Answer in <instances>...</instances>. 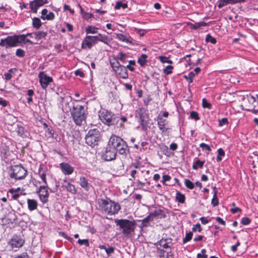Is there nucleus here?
I'll return each instance as SVG.
<instances>
[{"mask_svg": "<svg viewBox=\"0 0 258 258\" xmlns=\"http://www.w3.org/2000/svg\"><path fill=\"white\" fill-rule=\"evenodd\" d=\"M98 204L99 209L109 215L117 214L121 209L119 203L115 202L109 198L99 199Z\"/></svg>", "mask_w": 258, "mask_h": 258, "instance_id": "1", "label": "nucleus"}, {"mask_svg": "<svg viewBox=\"0 0 258 258\" xmlns=\"http://www.w3.org/2000/svg\"><path fill=\"white\" fill-rule=\"evenodd\" d=\"M115 223L117 226H119L122 230V232L124 236H128L134 232L136 228V222L135 220L130 221L128 219H116Z\"/></svg>", "mask_w": 258, "mask_h": 258, "instance_id": "2", "label": "nucleus"}, {"mask_svg": "<svg viewBox=\"0 0 258 258\" xmlns=\"http://www.w3.org/2000/svg\"><path fill=\"white\" fill-rule=\"evenodd\" d=\"M84 107L81 105H74L71 110V115L75 123L81 125L86 118Z\"/></svg>", "mask_w": 258, "mask_h": 258, "instance_id": "3", "label": "nucleus"}, {"mask_svg": "<svg viewBox=\"0 0 258 258\" xmlns=\"http://www.w3.org/2000/svg\"><path fill=\"white\" fill-rule=\"evenodd\" d=\"M147 110L144 108H139L136 110L135 117L139 119V122L142 126V129L144 132H147L149 126V117L147 113Z\"/></svg>", "mask_w": 258, "mask_h": 258, "instance_id": "4", "label": "nucleus"}, {"mask_svg": "<svg viewBox=\"0 0 258 258\" xmlns=\"http://www.w3.org/2000/svg\"><path fill=\"white\" fill-rule=\"evenodd\" d=\"M99 117L100 120L108 126H111L117 124L119 118L111 112L103 110L99 112Z\"/></svg>", "mask_w": 258, "mask_h": 258, "instance_id": "5", "label": "nucleus"}, {"mask_svg": "<svg viewBox=\"0 0 258 258\" xmlns=\"http://www.w3.org/2000/svg\"><path fill=\"white\" fill-rule=\"evenodd\" d=\"M101 139V135L100 131L98 129L95 128L89 131L86 135L85 142L88 145L94 147L98 145Z\"/></svg>", "mask_w": 258, "mask_h": 258, "instance_id": "6", "label": "nucleus"}, {"mask_svg": "<svg viewBox=\"0 0 258 258\" xmlns=\"http://www.w3.org/2000/svg\"><path fill=\"white\" fill-rule=\"evenodd\" d=\"M27 174V171L21 165H16L11 166L10 176L16 180L24 179Z\"/></svg>", "mask_w": 258, "mask_h": 258, "instance_id": "7", "label": "nucleus"}, {"mask_svg": "<svg viewBox=\"0 0 258 258\" xmlns=\"http://www.w3.org/2000/svg\"><path fill=\"white\" fill-rule=\"evenodd\" d=\"M245 110L254 113L258 112V94L247 95L245 102Z\"/></svg>", "mask_w": 258, "mask_h": 258, "instance_id": "8", "label": "nucleus"}, {"mask_svg": "<svg viewBox=\"0 0 258 258\" xmlns=\"http://www.w3.org/2000/svg\"><path fill=\"white\" fill-rule=\"evenodd\" d=\"M20 41L18 40V37L16 35L8 36L7 38L1 40L0 46H6L7 48L14 47L17 46Z\"/></svg>", "mask_w": 258, "mask_h": 258, "instance_id": "9", "label": "nucleus"}, {"mask_svg": "<svg viewBox=\"0 0 258 258\" xmlns=\"http://www.w3.org/2000/svg\"><path fill=\"white\" fill-rule=\"evenodd\" d=\"M124 141L120 137L112 135L109 140L108 146H110L114 151L119 146H121Z\"/></svg>", "mask_w": 258, "mask_h": 258, "instance_id": "10", "label": "nucleus"}, {"mask_svg": "<svg viewBox=\"0 0 258 258\" xmlns=\"http://www.w3.org/2000/svg\"><path fill=\"white\" fill-rule=\"evenodd\" d=\"M116 152L110 146L106 147L105 152L102 154V159L107 161H110L115 159Z\"/></svg>", "mask_w": 258, "mask_h": 258, "instance_id": "11", "label": "nucleus"}, {"mask_svg": "<svg viewBox=\"0 0 258 258\" xmlns=\"http://www.w3.org/2000/svg\"><path fill=\"white\" fill-rule=\"evenodd\" d=\"M97 43L96 37L95 36H87L82 42V48L88 47L89 49H90L93 45Z\"/></svg>", "mask_w": 258, "mask_h": 258, "instance_id": "12", "label": "nucleus"}, {"mask_svg": "<svg viewBox=\"0 0 258 258\" xmlns=\"http://www.w3.org/2000/svg\"><path fill=\"white\" fill-rule=\"evenodd\" d=\"M47 187V185L40 186L38 191H37V193H39L40 200L43 203H45L48 201L49 193L46 189Z\"/></svg>", "mask_w": 258, "mask_h": 258, "instance_id": "13", "label": "nucleus"}, {"mask_svg": "<svg viewBox=\"0 0 258 258\" xmlns=\"http://www.w3.org/2000/svg\"><path fill=\"white\" fill-rule=\"evenodd\" d=\"M39 81L43 89H45L48 84L52 82V78L47 76L44 72H40L39 74Z\"/></svg>", "mask_w": 258, "mask_h": 258, "instance_id": "14", "label": "nucleus"}, {"mask_svg": "<svg viewBox=\"0 0 258 258\" xmlns=\"http://www.w3.org/2000/svg\"><path fill=\"white\" fill-rule=\"evenodd\" d=\"M115 151L123 157H126L130 152L129 147L125 141L122 142L121 146L118 147Z\"/></svg>", "mask_w": 258, "mask_h": 258, "instance_id": "15", "label": "nucleus"}, {"mask_svg": "<svg viewBox=\"0 0 258 258\" xmlns=\"http://www.w3.org/2000/svg\"><path fill=\"white\" fill-rule=\"evenodd\" d=\"M78 183L86 191H88L92 187V185L89 183L88 179L84 176L80 177Z\"/></svg>", "mask_w": 258, "mask_h": 258, "instance_id": "16", "label": "nucleus"}, {"mask_svg": "<svg viewBox=\"0 0 258 258\" xmlns=\"http://www.w3.org/2000/svg\"><path fill=\"white\" fill-rule=\"evenodd\" d=\"M60 168L65 175H70L74 171V167L68 163L62 162L59 164Z\"/></svg>", "mask_w": 258, "mask_h": 258, "instance_id": "17", "label": "nucleus"}, {"mask_svg": "<svg viewBox=\"0 0 258 258\" xmlns=\"http://www.w3.org/2000/svg\"><path fill=\"white\" fill-rule=\"evenodd\" d=\"M148 216L152 221L155 218H158L160 219L162 218H165L166 214L163 210L161 209H157L155 210L153 212H150L148 215Z\"/></svg>", "mask_w": 258, "mask_h": 258, "instance_id": "18", "label": "nucleus"}, {"mask_svg": "<svg viewBox=\"0 0 258 258\" xmlns=\"http://www.w3.org/2000/svg\"><path fill=\"white\" fill-rule=\"evenodd\" d=\"M25 242V241L24 239H23L20 237L16 236H14L11 240V244L12 246L16 248H19L22 247L24 243Z\"/></svg>", "mask_w": 258, "mask_h": 258, "instance_id": "19", "label": "nucleus"}, {"mask_svg": "<svg viewBox=\"0 0 258 258\" xmlns=\"http://www.w3.org/2000/svg\"><path fill=\"white\" fill-rule=\"evenodd\" d=\"M157 120L158 122L157 124L160 130L162 131V132L165 131V126L167 123L168 121L166 120V119L162 117L161 114H159Z\"/></svg>", "mask_w": 258, "mask_h": 258, "instance_id": "20", "label": "nucleus"}, {"mask_svg": "<svg viewBox=\"0 0 258 258\" xmlns=\"http://www.w3.org/2000/svg\"><path fill=\"white\" fill-rule=\"evenodd\" d=\"M121 78L127 79L128 78V75L126 68L125 67L121 66L119 69V71H115Z\"/></svg>", "mask_w": 258, "mask_h": 258, "instance_id": "21", "label": "nucleus"}, {"mask_svg": "<svg viewBox=\"0 0 258 258\" xmlns=\"http://www.w3.org/2000/svg\"><path fill=\"white\" fill-rule=\"evenodd\" d=\"M28 208L30 211H34L37 208L38 203L34 199L27 200Z\"/></svg>", "mask_w": 258, "mask_h": 258, "instance_id": "22", "label": "nucleus"}, {"mask_svg": "<svg viewBox=\"0 0 258 258\" xmlns=\"http://www.w3.org/2000/svg\"><path fill=\"white\" fill-rule=\"evenodd\" d=\"M110 64L114 71H119V68L122 66L118 62V59L116 58L112 59L110 60Z\"/></svg>", "mask_w": 258, "mask_h": 258, "instance_id": "23", "label": "nucleus"}, {"mask_svg": "<svg viewBox=\"0 0 258 258\" xmlns=\"http://www.w3.org/2000/svg\"><path fill=\"white\" fill-rule=\"evenodd\" d=\"M171 240L170 239H162L158 241V243L164 248H167L170 247V244L171 243Z\"/></svg>", "mask_w": 258, "mask_h": 258, "instance_id": "24", "label": "nucleus"}, {"mask_svg": "<svg viewBox=\"0 0 258 258\" xmlns=\"http://www.w3.org/2000/svg\"><path fill=\"white\" fill-rule=\"evenodd\" d=\"M47 33L42 31H38L35 32L34 38L37 40H39L42 38H45L47 36Z\"/></svg>", "mask_w": 258, "mask_h": 258, "instance_id": "25", "label": "nucleus"}, {"mask_svg": "<svg viewBox=\"0 0 258 258\" xmlns=\"http://www.w3.org/2000/svg\"><path fill=\"white\" fill-rule=\"evenodd\" d=\"M32 26L36 29H39L42 25L40 19L37 17H34L32 19Z\"/></svg>", "mask_w": 258, "mask_h": 258, "instance_id": "26", "label": "nucleus"}, {"mask_svg": "<svg viewBox=\"0 0 258 258\" xmlns=\"http://www.w3.org/2000/svg\"><path fill=\"white\" fill-rule=\"evenodd\" d=\"M116 38L122 42H125L128 43H132L130 38H127L126 35H125L121 33L116 34Z\"/></svg>", "mask_w": 258, "mask_h": 258, "instance_id": "27", "label": "nucleus"}, {"mask_svg": "<svg viewBox=\"0 0 258 258\" xmlns=\"http://www.w3.org/2000/svg\"><path fill=\"white\" fill-rule=\"evenodd\" d=\"M185 196L180 192L177 191L176 194L175 199L179 203L183 204L185 202Z\"/></svg>", "mask_w": 258, "mask_h": 258, "instance_id": "28", "label": "nucleus"}, {"mask_svg": "<svg viewBox=\"0 0 258 258\" xmlns=\"http://www.w3.org/2000/svg\"><path fill=\"white\" fill-rule=\"evenodd\" d=\"M204 163L205 161H202L198 159L194 162L192 168L194 170H197L199 167L201 168L203 167Z\"/></svg>", "mask_w": 258, "mask_h": 258, "instance_id": "29", "label": "nucleus"}, {"mask_svg": "<svg viewBox=\"0 0 258 258\" xmlns=\"http://www.w3.org/2000/svg\"><path fill=\"white\" fill-rule=\"evenodd\" d=\"M141 221V223L139 225V227L141 228H143L145 227H147L148 226V223L149 222L152 221L148 216L144 218L143 220H140Z\"/></svg>", "mask_w": 258, "mask_h": 258, "instance_id": "30", "label": "nucleus"}, {"mask_svg": "<svg viewBox=\"0 0 258 258\" xmlns=\"http://www.w3.org/2000/svg\"><path fill=\"white\" fill-rule=\"evenodd\" d=\"M65 187L68 191L70 192L73 194L77 193V189H76L75 185L69 182Z\"/></svg>", "mask_w": 258, "mask_h": 258, "instance_id": "31", "label": "nucleus"}, {"mask_svg": "<svg viewBox=\"0 0 258 258\" xmlns=\"http://www.w3.org/2000/svg\"><path fill=\"white\" fill-rule=\"evenodd\" d=\"M126 54L123 53L122 52L118 53V54L116 56L117 59H118V60H120L123 63L126 62Z\"/></svg>", "mask_w": 258, "mask_h": 258, "instance_id": "32", "label": "nucleus"}, {"mask_svg": "<svg viewBox=\"0 0 258 258\" xmlns=\"http://www.w3.org/2000/svg\"><path fill=\"white\" fill-rule=\"evenodd\" d=\"M147 55L142 54L138 60V62L142 66H144L147 62Z\"/></svg>", "mask_w": 258, "mask_h": 258, "instance_id": "33", "label": "nucleus"}, {"mask_svg": "<svg viewBox=\"0 0 258 258\" xmlns=\"http://www.w3.org/2000/svg\"><path fill=\"white\" fill-rule=\"evenodd\" d=\"M98 29L92 26H88L86 28V32L87 34H95L97 32Z\"/></svg>", "mask_w": 258, "mask_h": 258, "instance_id": "34", "label": "nucleus"}, {"mask_svg": "<svg viewBox=\"0 0 258 258\" xmlns=\"http://www.w3.org/2000/svg\"><path fill=\"white\" fill-rule=\"evenodd\" d=\"M30 9L31 11L34 13H36L37 12V10L39 8L38 5L36 4V3L33 1L30 2Z\"/></svg>", "mask_w": 258, "mask_h": 258, "instance_id": "35", "label": "nucleus"}, {"mask_svg": "<svg viewBox=\"0 0 258 258\" xmlns=\"http://www.w3.org/2000/svg\"><path fill=\"white\" fill-rule=\"evenodd\" d=\"M218 204H219V202H218V198L217 197V191L216 190V187H214V195L213 198L212 200V205L214 207H216L218 205Z\"/></svg>", "mask_w": 258, "mask_h": 258, "instance_id": "36", "label": "nucleus"}, {"mask_svg": "<svg viewBox=\"0 0 258 258\" xmlns=\"http://www.w3.org/2000/svg\"><path fill=\"white\" fill-rule=\"evenodd\" d=\"M95 36L96 37L97 42H98V41H100L104 43H107V36H106L105 35H103L101 34H99L98 35Z\"/></svg>", "mask_w": 258, "mask_h": 258, "instance_id": "37", "label": "nucleus"}, {"mask_svg": "<svg viewBox=\"0 0 258 258\" xmlns=\"http://www.w3.org/2000/svg\"><path fill=\"white\" fill-rule=\"evenodd\" d=\"M38 174L40 177L44 182V185H47L46 178V173L44 171H41L39 169Z\"/></svg>", "mask_w": 258, "mask_h": 258, "instance_id": "38", "label": "nucleus"}, {"mask_svg": "<svg viewBox=\"0 0 258 258\" xmlns=\"http://www.w3.org/2000/svg\"><path fill=\"white\" fill-rule=\"evenodd\" d=\"M122 8L123 9L126 8L127 7V5L126 3L122 4L121 1H117L116 2V5L115 6V10L120 9V8Z\"/></svg>", "mask_w": 258, "mask_h": 258, "instance_id": "39", "label": "nucleus"}, {"mask_svg": "<svg viewBox=\"0 0 258 258\" xmlns=\"http://www.w3.org/2000/svg\"><path fill=\"white\" fill-rule=\"evenodd\" d=\"M225 155V152L222 148H219L218 150V155L217 156L216 159L218 162H220L221 161L222 156H224Z\"/></svg>", "mask_w": 258, "mask_h": 258, "instance_id": "40", "label": "nucleus"}, {"mask_svg": "<svg viewBox=\"0 0 258 258\" xmlns=\"http://www.w3.org/2000/svg\"><path fill=\"white\" fill-rule=\"evenodd\" d=\"M205 41L206 42H211L212 44H215L217 42L216 39L210 34L207 35Z\"/></svg>", "mask_w": 258, "mask_h": 258, "instance_id": "41", "label": "nucleus"}, {"mask_svg": "<svg viewBox=\"0 0 258 258\" xmlns=\"http://www.w3.org/2000/svg\"><path fill=\"white\" fill-rule=\"evenodd\" d=\"M192 235L193 234L192 232L187 233L185 235V237L183 239V243H185L190 241L192 239Z\"/></svg>", "mask_w": 258, "mask_h": 258, "instance_id": "42", "label": "nucleus"}, {"mask_svg": "<svg viewBox=\"0 0 258 258\" xmlns=\"http://www.w3.org/2000/svg\"><path fill=\"white\" fill-rule=\"evenodd\" d=\"M195 76V74L194 72H191L189 73L188 75L184 76V78L186 79L187 81L189 82V83L192 82L193 78Z\"/></svg>", "mask_w": 258, "mask_h": 258, "instance_id": "43", "label": "nucleus"}, {"mask_svg": "<svg viewBox=\"0 0 258 258\" xmlns=\"http://www.w3.org/2000/svg\"><path fill=\"white\" fill-rule=\"evenodd\" d=\"M18 37V39H20L21 41H26V42H28L30 43L31 44H33V43L32 41H31L30 40L28 39H25L26 37H28V36H26V35H20L19 36H17Z\"/></svg>", "mask_w": 258, "mask_h": 258, "instance_id": "44", "label": "nucleus"}, {"mask_svg": "<svg viewBox=\"0 0 258 258\" xmlns=\"http://www.w3.org/2000/svg\"><path fill=\"white\" fill-rule=\"evenodd\" d=\"M185 185L189 189H192L194 188V184L189 179L184 180Z\"/></svg>", "mask_w": 258, "mask_h": 258, "instance_id": "45", "label": "nucleus"}, {"mask_svg": "<svg viewBox=\"0 0 258 258\" xmlns=\"http://www.w3.org/2000/svg\"><path fill=\"white\" fill-rule=\"evenodd\" d=\"M47 133L49 135V137H51L52 138H56L57 136V134H55L54 131L50 127H48L47 130Z\"/></svg>", "mask_w": 258, "mask_h": 258, "instance_id": "46", "label": "nucleus"}, {"mask_svg": "<svg viewBox=\"0 0 258 258\" xmlns=\"http://www.w3.org/2000/svg\"><path fill=\"white\" fill-rule=\"evenodd\" d=\"M159 59L162 63H168L170 64L172 63V61L171 60L168 59V58L165 56H159Z\"/></svg>", "mask_w": 258, "mask_h": 258, "instance_id": "47", "label": "nucleus"}, {"mask_svg": "<svg viewBox=\"0 0 258 258\" xmlns=\"http://www.w3.org/2000/svg\"><path fill=\"white\" fill-rule=\"evenodd\" d=\"M202 106L204 108L208 109H211L212 107L211 104L209 103L206 98H203L202 100Z\"/></svg>", "mask_w": 258, "mask_h": 258, "instance_id": "48", "label": "nucleus"}, {"mask_svg": "<svg viewBox=\"0 0 258 258\" xmlns=\"http://www.w3.org/2000/svg\"><path fill=\"white\" fill-rule=\"evenodd\" d=\"M190 117L195 119V120H198L200 119L199 114L197 112L192 111L190 113Z\"/></svg>", "mask_w": 258, "mask_h": 258, "instance_id": "49", "label": "nucleus"}, {"mask_svg": "<svg viewBox=\"0 0 258 258\" xmlns=\"http://www.w3.org/2000/svg\"><path fill=\"white\" fill-rule=\"evenodd\" d=\"M228 4V0H219L218 7L221 8Z\"/></svg>", "mask_w": 258, "mask_h": 258, "instance_id": "50", "label": "nucleus"}, {"mask_svg": "<svg viewBox=\"0 0 258 258\" xmlns=\"http://www.w3.org/2000/svg\"><path fill=\"white\" fill-rule=\"evenodd\" d=\"M34 1L39 7L48 3V0H34Z\"/></svg>", "mask_w": 258, "mask_h": 258, "instance_id": "51", "label": "nucleus"}, {"mask_svg": "<svg viewBox=\"0 0 258 258\" xmlns=\"http://www.w3.org/2000/svg\"><path fill=\"white\" fill-rule=\"evenodd\" d=\"M251 222V220L248 217H243L241 220V223L244 225H248Z\"/></svg>", "mask_w": 258, "mask_h": 258, "instance_id": "52", "label": "nucleus"}, {"mask_svg": "<svg viewBox=\"0 0 258 258\" xmlns=\"http://www.w3.org/2000/svg\"><path fill=\"white\" fill-rule=\"evenodd\" d=\"M16 54L17 56L23 57L25 56V51L20 48L17 49Z\"/></svg>", "mask_w": 258, "mask_h": 258, "instance_id": "53", "label": "nucleus"}, {"mask_svg": "<svg viewBox=\"0 0 258 258\" xmlns=\"http://www.w3.org/2000/svg\"><path fill=\"white\" fill-rule=\"evenodd\" d=\"M172 69L173 67L172 66H168L163 70V72L167 75H169L172 73Z\"/></svg>", "mask_w": 258, "mask_h": 258, "instance_id": "54", "label": "nucleus"}, {"mask_svg": "<svg viewBox=\"0 0 258 258\" xmlns=\"http://www.w3.org/2000/svg\"><path fill=\"white\" fill-rule=\"evenodd\" d=\"M192 230L193 232H196L198 230L199 232H201L202 230L201 225L200 223H197L196 225H194L192 228Z\"/></svg>", "mask_w": 258, "mask_h": 258, "instance_id": "55", "label": "nucleus"}, {"mask_svg": "<svg viewBox=\"0 0 258 258\" xmlns=\"http://www.w3.org/2000/svg\"><path fill=\"white\" fill-rule=\"evenodd\" d=\"M78 242L80 245H85L86 246H89V243L88 239H79L78 241Z\"/></svg>", "mask_w": 258, "mask_h": 258, "instance_id": "56", "label": "nucleus"}, {"mask_svg": "<svg viewBox=\"0 0 258 258\" xmlns=\"http://www.w3.org/2000/svg\"><path fill=\"white\" fill-rule=\"evenodd\" d=\"M228 123V119L226 118H223L219 120V125L222 126Z\"/></svg>", "mask_w": 258, "mask_h": 258, "instance_id": "57", "label": "nucleus"}, {"mask_svg": "<svg viewBox=\"0 0 258 258\" xmlns=\"http://www.w3.org/2000/svg\"><path fill=\"white\" fill-rule=\"evenodd\" d=\"M54 18V14L53 12H50L45 17V20H52Z\"/></svg>", "mask_w": 258, "mask_h": 258, "instance_id": "58", "label": "nucleus"}, {"mask_svg": "<svg viewBox=\"0 0 258 258\" xmlns=\"http://www.w3.org/2000/svg\"><path fill=\"white\" fill-rule=\"evenodd\" d=\"M207 25V24L206 22L202 21V22H200L195 23V28L197 29L200 27L206 26Z\"/></svg>", "mask_w": 258, "mask_h": 258, "instance_id": "59", "label": "nucleus"}, {"mask_svg": "<svg viewBox=\"0 0 258 258\" xmlns=\"http://www.w3.org/2000/svg\"><path fill=\"white\" fill-rule=\"evenodd\" d=\"M200 147L202 148L203 150L205 149L208 151H210L211 150V149L210 147V146L209 145H208L207 144L204 143L200 144Z\"/></svg>", "mask_w": 258, "mask_h": 258, "instance_id": "60", "label": "nucleus"}, {"mask_svg": "<svg viewBox=\"0 0 258 258\" xmlns=\"http://www.w3.org/2000/svg\"><path fill=\"white\" fill-rule=\"evenodd\" d=\"M171 179V177L168 175H164L162 176V182L163 184H165V182L169 181Z\"/></svg>", "mask_w": 258, "mask_h": 258, "instance_id": "61", "label": "nucleus"}, {"mask_svg": "<svg viewBox=\"0 0 258 258\" xmlns=\"http://www.w3.org/2000/svg\"><path fill=\"white\" fill-rule=\"evenodd\" d=\"M82 16L84 19L86 20H88L89 19L93 17V15L91 13L86 12L83 14V15Z\"/></svg>", "mask_w": 258, "mask_h": 258, "instance_id": "62", "label": "nucleus"}, {"mask_svg": "<svg viewBox=\"0 0 258 258\" xmlns=\"http://www.w3.org/2000/svg\"><path fill=\"white\" fill-rule=\"evenodd\" d=\"M8 102L3 98L0 97V105L2 107H6L8 105Z\"/></svg>", "mask_w": 258, "mask_h": 258, "instance_id": "63", "label": "nucleus"}, {"mask_svg": "<svg viewBox=\"0 0 258 258\" xmlns=\"http://www.w3.org/2000/svg\"><path fill=\"white\" fill-rule=\"evenodd\" d=\"M14 258H30L27 252H23L20 255H18Z\"/></svg>", "mask_w": 258, "mask_h": 258, "instance_id": "64", "label": "nucleus"}]
</instances>
